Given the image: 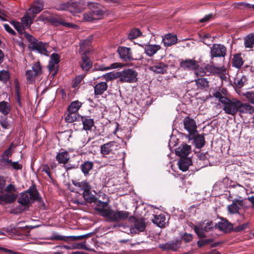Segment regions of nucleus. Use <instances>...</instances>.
<instances>
[{
	"label": "nucleus",
	"instance_id": "nucleus-1",
	"mask_svg": "<svg viewBox=\"0 0 254 254\" xmlns=\"http://www.w3.org/2000/svg\"><path fill=\"white\" fill-rule=\"evenodd\" d=\"M94 202L96 205L94 208L95 210L109 222H119L124 221L128 218L130 214V213L127 211L107 208L109 205L108 202L98 200L97 198Z\"/></svg>",
	"mask_w": 254,
	"mask_h": 254
},
{
	"label": "nucleus",
	"instance_id": "nucleus-2",
	"mask_svg": "<svg viewBox=\"0 0 254 254\" xmlns=\"http://www.w3.org/2000/svg\"><path fill=\"white\" fill-rule=\"evenodd\" d=\"M34 201L38 202L43 205L45 203L39 192L37 190L36 186L33 184L29 188L23 192H21L17 199V202L22 206L26 207L27 210L29 205Z\"/></svg>",
	"mask_w": 254,
	"mask_h": 254
},
{
	"label": "nucleus",
	"instance_id": "nucleus-3",
	"mask_svg": "<svg viewBox=\"0 0 254 254\" xmlns=\"http://www.w3.org/2000/svg\"><path fill=\"white\" fill-rule=\"evenodd\" d=\"M85 3L83 0H70L66 3L60 4L59 10H66L74 14L82 12L85 8Z\"/></svg>",
	"mask_w": 254,
	"mask_h": 254
},
{
	"label": "nucleus",
	"instance_id": "nucleus-4",
	"mask_svg": "<svg viewBox=\"0 0 254 254\" xmlns=\"http://www.w3.org/2000/svg\"><path fill=\"white\" fill-rule=\"evenodd\" d=\"M119 58L122 62H128L132 61H138L142 59V56L134 58L132 55V50L130 48L125 46H119L117 50Z\"/></svg>",
	"mask_w": 254,
	"mask_h": 254
},
{
	"label": "nucleus",
	"instance_id": "nucleus-5",
	"mask_svg": "<svg viewBox=\"0 0 254 254\" xmlns=\"http://www.w3.org/2000/svg\"><path fill=\"white\" fill-rule=\"evenodd\" d=\"M138 73L132 68L124 69L119 71V79L122 82L134 83L137 81Z\"/></svg>",
	"mask_w": 254,
	"mask_h": 254
},
{
	"label": "nucleus",
	"instance_id": "nucleus-6",
	"mask_svg": "<svg viewBox=\"0 0 254 254\" xmlns=\"http://www.w3.org/2000/svg\"><path fill=\"white\" fill-rule=\"evenodd\" d=\"M215 228H216V225L212 221L207 222L206 224L201 222L193 227L194 231L199 238H206L205 232L212 231Z\"/></svg>",
	"mask_w": 254,
	"mask_h": 254
},
{
	"label": "nucleus",
	"instance_id": "nucleus-7",
	"mask_svg": "<svg viewBox=\"0 0 254 254\" xmlns=\"http://www.w3.org/2000/svg\"><path fill=\"white\" fill-rule=\"evenodd\" d=\"M223 104V110L225 113L231 115H235L238 112V107H240L241 104V101L236 99H230L228 98L225 100Z\"/></svg>",
	"mask_w": 254,
	"mask_h": 254
},
{
	"label": "nucleus",
	"instance_id": "nucleus-8",
	"mask_svg": "<svg viewBox=\"0 0 254 254\" xmlns=\"http://www.w3.org/2000/svg\"><path fill=\"white\" fill-rule=\"evenodd\" d=\"M130 222H133V225L130 228L131 233H139L145 231L146 224L145 222V219L143 218H136L134 216L128 217Z\"/></svg>",
	"mask_w": 254,
	"mask_h": 254
},
{
	"label": "nucleus",
	"instance_id": "nucleus-9",
	"mask_svg": "<svg viewBox=\"0 0 254 254\" xmlns=\"http://www.w3.org/2000/svg\"><path fill=\"white\" fill-rule=\"evenodd\" d=\"M30 44L28 46L29 49L31 51H36L38 53L48 55V51L46 48V44L41 41H39L33 37V39L31 41H28Z\"/></svg>",
	"mask_w": 254,
	"mask_h": 254
},
{
	"label": "nucleus",
	"instance_id": "nucleus-10",
	"mask_svg": "<svg viewBox=\"0 0 254 254\" xmlns=\"http://www.w3.org/2000/svg\"><path fill=\"white\" fill-rule=\"evenodd\" d=\"M227 55L226 47L221 44H213L210 48V57L212 60L214 58H224Z\"/></svg>",
	"mask_w": 254,
	"mask_h": 254
},
{
	"label": "nucleus",
	"instance_id": "nucleus-11",
	"mask_svg": "<svg viewBox=\"0 0 254 254\" xmlns=\"http://www.w3.org/2000/svg\"><path fill=\"white\" fill-rule=\"evenodd\" d=\"M60 62V56L58 54L54 53L51 55L48 68L53 77H54L58 72V66L56 65H58Z\"/></svg>",
	"mask_w": 254,
	"mask_h": 254
},
{
	"label": "nucleus",
	"instance_id": "nucleus-12",
	"mask_svg": "<svg viewBox=\"0 0 254 254\" xmlns=\"http://www.w3.org/2000/svg\"><path fill=\"white\" fill-rule=\"evenodd\" d=\"M181 239H178L175 241H169L165 244H160L158 247L165 251L177 252L181 247Z\"/></svg>",
	"mask_w": 254,
	"mask_h": 254
},
{
	"label": "nucleus",
	"instance_id": "nucleus-13",
	"mask_svg": "<svg viewBox=\"0 0 254 254\" xmlns=\"http://www.w3.org/2000/svg\"><path fill=\"white\" fill-rule=\"evenodd\" d=\"M184 128L189 132L187 136L192 135L197 133V126L195 121L189 116L186 117L183 121Z\"/></svg>",
	"mask_w": 254,
	"mask_h": 254
},
{
	"label": "nucleus",
	"instance_id": "nucleus-14",
	"mask_svg": "<svg viewBox=\"0 0 254 254\" xmlns=\"http://www.w3.org/2000/svg\"><path fill=\"white\" fill-rule=\"evenodd\" d=\"M11 24L20 35L21 39L24 37L28 41H31L33 39V36L25 31V27L21 23L12 20L11 21Z\"/></svg>",
	"mask_w": 254,
	"mask_h": 254
},
{
	"label": "nucleus",
	"instance_id": "nucleus-15",
	"mask_svg": "<svg viewBox=\"0 0 254 254\" xmlns=\"http://www.w3.org/2000/svg\"><path fill=\"white\" fill-rule=\"evenodd\" d=\"M180 67L186 70L197 69L199 65L198 62L193 59H186L182 60L180 64Z\"/></svg>",
	"mask_w": 254,
	"mask_h": 254
},
{
	"label": "nucleus",
	"instance_id": "nucleus-16",
	"mask_svg": "<svg viewBox=\"0 0 254 254\" xmlns=\"http://www.w3.org/2000/svg\"><path fill=\"white\" fill-rule=\"evenodd\" d=\"M189 140H193L194 145L197 148H202L205 143L204 135L194 133L192 135L187 136Z\"/></svg>",
	"mask_w": 254,
	"mask_h": 254
},
{
	"label": "nucleus",
	"instance_id": "nucleus-17",
	"mask_svg": "<svg viewBox=\"0 0 254 254\" xmlns=\"http://www.w3.org/2000/svg\"><path fill=\"white\" fill-rule=\"evenodd\" d=\"M50 20V23L55 26L62 25L66 27H73L74 26L73 24L69 22H65V20L60 15L53 14Z\"/></svg>",
	"mask_w": 254,
	"mask_h": 254
},
{
	"label": "nucleus",
	"instance_id": "nucleus-18",
	"mask_svg": "<svg viewBox=\"0 0 254 254\" xmlns=\"http://www.w3.org/2000/svg\"><path fill=\"white\" fill-rule=\"evenodd\" d=\"M216 228H218L220 231L225 233H230L233 231V225L229 222V221L224 218L221 219V221L215 223Z\"/></svg>",
	"mask_w": 254,
	"mask_h": 254
},
{
	"label": "nucleus",
	"instance_id": "nucleus-19",
	"mask_svg": "<svg viewBox=\"0 0 254 254\" xmlns=\"http://www.w3.org/2000/svg\"><path fill=\"white\" fill-rule=\"evenodd\" d=\"M17 197V195L13 193H6L0 195V204L12 203L16 200Z\"/></svg>",
	"mask_w": 254,
	"mask_h": 254
},
{
	"label": "nucleus",
	"instance_id": "nucleus-20",
	"mask_svg": "<svg viewBox=\"0 0 254 254\" xmlns=\"http://www.w3.org/2000/svg\"><path fill=\"white\" fill-rule=\"evenodd\" d=\"M191 146L186 143L181 144L176 150V154L181 158L187 157L190 152Z\"/></svg>",
	"mask_w": 254,
	"mask_h": 254
},
{
	"label": "nucleus",
	"instance_id": "nucleus-21",
	"mask_svg": "<svg viewBox=\"0 0 254 254\" xmlns=\"http://www.w3.org/2000/svg\"><path fill=\"white\" fill-rule=\"evenodd\" d=\"M50 240H60V241H64L65 242H68L69 241H78L82 240V235L80 236H61L58 234H55L52 236Z\"/></svg>",
	"mask_w": 254,
	"mask_h": 254
},
{
	"label": "nucleus",
	"instance_id": "nucleus-22",
	"mask_svg": "<svg viewBox=\"0 0 254 254\" xmlns=\"http://www.w3.org/2000/svg\"><path fill=\"white\" fill-rule=\"evenodd\" d=\"M89 5L90 8H95L94 9L91 10V11L95 20L101 18L104 14V12L103 10L99 9L100 4L97 2H92L89 3Z\"/></svg>",
	"mask_w": 254,
	"mask_h": 254
},
{
	"label": "nucleus",
	"instance_id": "nucleus-23",
	"mask_svg": "<svg viewBox=\"0 0 254 254\" xmlns=\"http://www.w3.org/2000/svg\"><path fill=\"white\" fill-rule=\"evenodd\" d=\"M108 85L106 82H100L94 86V95L95 96L102 95L108 89Z\"/></svg>",
	"mask_w": 254,
	"mask_h": 254
},
{
	"label": "nucleus",
	"instance_id": "nucleus-24",
	"mask_svg": "<svg viewBox=\"0 0 254 254\" xmlns=\"http://www.w3.org/2000/svg\"><path fill=\"white\" fill-rule=\"evenodd\" d=\"M80 121L82 122V128L85 130H91L94 125V119L90 118L88 116H81Z\"/></svg>",
	"mask_w": 254,
	"mask_h": 254
},
{
	"label": "nucleus",
	"instance_id": "nucleus-25",
	"mask_svg": "<svg viewBox=\"0 0 254 254\" xmlns=\"http://www.w3.org/2000/svg\"><path fill=\"white\" fill-rule=\"evenodd\" d=\"M168 65L163 63H159L150 67V69L157 73H167Z\"/></svg>",
	"mask_w": 254,
	"mask_h": 254
},
{
	"label": "nucleus",
	"instance_id": "nucleus-26",
	"mask_svg": "<svg viewBox=\"0 0 254 254\" xmlns=\"http://www.w3.org/2000/svg\"><path fill=\"white\" fill-rule=\"evenodd\" d=\"M191 163L192 161L190 158H181L178 162L179 168L182 171L185 172L188 170Z\"/></svg>",
	"mask_w": 254,
	"mask_h": 254
},
{
	"label": "nucleus",
	"instance_id": "nucleus-27",
	"mask_svg": "<svg viewBox=\"0 0 254 254\" xmlns=\"http://www.w3.org/2000/svg\"><path fill=\"white\" fill-rule=\"evenodd\" d=\"M177 37L176 35L168 34L163 39L164 44L166 47H170L177 43Z\"/></svg>",
	"mask_w": 254,
	"mask_h": 254
},
{
	"label": "nucleus",
	"instance_id": "nucleus-28",
	"mask_svg": "<svg viewBox=\"0 0 254 254\" xmlns=\"http://www.w3.org/2000/svg\"><path fill=\"white\" fill-rule=\"evenodd\" d=\"M44 1L43 0H35L34 4L32 5L30 10L33 14H38L40 13L44 8Z\"/></svg>",
	"mask_w": 254,
	"mask_h": 254
},
{
	"label": "nucleus",
	"instance_id": "nucleus-29",
	"mask_svg": "<svg viewBox=\"0 0 254 254\" xmlns=\"http://www.w3.org/2000/svg\"><path fill=\"white\" fill-rule=\"evenodd\" d=\"M243 206V200L237 199L234 201L231 205L228 206V211L231 214H235L239 213L240 207L238 205Z\"/></svg>",
	"mask_w": 254,
	"mask_h": 254
},
{
	"label": "nucleus",
	"instance_id": "nucleus-30",
	"mask_svg": "<svg viewBox=\"0 0 254 254\" xmlns=\"http://www.w3.org/2000/svg\"><path fill=\"white\" fill-rule=\"evenodd\" d=\"M56 158L59 164L65 165L68 162L69 159L68 153L67 151L59 152L57 154Z\"/></svg>",
	"mask_w": 254,
	"mask_h": 254
},
{
	"label": "nucleus",
	"instance_id": "nucleus-31",
	"mask_svg": "<svg viewBox=\"0 0 254 254\" xmlns=\"http://www.w3.org/2000/svg\"><path fill=\"white\" fill-rule=\"evenodd\" d=\"M82 61L80 66L83 70L87 71L92 67V62L86 55H82Z\"/></svg>",
	"mask_w": 254,
	"mask_h": 254
},
{
	"label": "nucleus",
	"instance_id": "nucleus-32",
	"mask_svg": "<svg viewBox=\"0 0 254 254\" xmlns=\"http://www.w3.org/2000/svg\"><path fill=\"white\" fill-rule=\"evenodd\" d=\"M161 48L158 45H149L145 48V52L149 57H152Z\"/></svg>",
	"mask_w": 254,
	"mask_h": 254
},
{
	"label": "nucleus",
	"instance_id": "nucleus-33",
	"mask_svg": "<svg viewBox=\"0 0 254 254\" xmlns=\"http://www.w3.org/2000/svg\"><path fill=\"white\" fill-rule=\"evenodd\" d=\"M93 166L94 164L92 162L86 161L80 165V169L84 176H87L89 174V171L92 170Z\"/></svg>",
	"mask_w": 254,
	"mask_h": 254
},
{
	"label": "nucleus",
	"instance_id": "nucleus-34",
	"mask_svg": "<svg viewBox=\"0 0 254 254\" xmlns=\"http://www.w3.org/2000/svg\"><path fill=\"white\" fill-rule=\"evenodd\" d=\"M244 61L241 57V54H236L233 55L232 59L233 66L237 68H240L243 65Z\"/></svg>",
	"mask_w": 254,
	"mask_h": 254
},
{
	"label": "nucleus",
	"instance_id": "nucleus-35",
	"mask_svg": "<svg viewBox=\"0 0 254 254\" xmlns=\"http://www.w3.org/2000/svg\"><path fill=\"white\" fill-rule=\"evenodd\" d=\"M241 105L238 107V112L241 114L252 113L254 112V107L247 103H243L241 102Z\"/></svg>",
	"mask_w": 254,
	"mask_h": 254
},
{
	"label": "nucleus",
	"instance_id": "nucleus-36",
	"mask_svg": "<svg viewBox=\"0 0 254 254\" xmlns=\"http://www.w3.org/2000/svg\"><path fill=\"white\" fill-rule=\"evenodd\" d=\"M72 184L76 187H78L80 188L81 190H83V192L85 191L91 190V187L89 183L86 181H83L81 182H76V181H72Z\"/></svg>",
	"mask_w": 254,
	"mask_h": 254
},
{
	"label": "nucleus",
	"instance_id": "nucleus-37",
	"mask_svg": "<svg viewBox=\"0 0 254 254\" xmlns=\"http://www.w3.org/2000/svg\"><path fill=\"white\" fill-rule=\"evenodd\" d=\"M68 114L65 118L66 123H71L75 121H80L81 117L79 114L76 113L68 112Z\"/></svg>",
	"mask_w": 254,
	"mask_h": 254
},
{
	"label": "nucleus",
	"instance_id": "nucleus-38",
	"mask_svg": "<svg viewBox=\"0 0 254 254\" xmlns=\"http://www.w3.org/2000/svg\"><path fill=\"white\" fill-rule=\"evenodd\" d=\"M114 141H110L101 146V153L103 155H108L112 151L111 147L115 144Z\"/></svg>",
	"mask_w": 254,
	"mask_h": 254
},
{
	"label": "nucleus",
	"instance_id": "nucleus-39",
	"mask_svg": "<svg viewBox=\"0 0 254 254\" xmlns=\"http://www.w3.org/2000/svg\"><path fill=\"white\" fill-rule=\"evenodd\" d=\"M244 44L248 48H252L254 46V33H250L245 37Z\"/></svg>",
	"mask_w": 254,
	"mask_h": 254
},
{
	"label": "nucleus",
	"instance_id": "nucleus-40",
	"mask_svg": "<svg viewBox=\"0 0 254 254\" xmlns=\"http://www.w3.org/2000/svg\"><path fill=\"white\" fill-rule=\"evenodd\" d=\"M82 106V103L78 100L72 102L69 105L67 111L68 112L77 113Z\"/></svg>",
	"mask_w": 254,
	"mask_h": 254
},
{
	"label": "nucleus",
	"instance_id": "nucleus-41",
	"mask_svg": "<svg viewBox=\"0 0 254 254\" xmlns=\"http://www.w3.org/2000/svg\"><path fill=\"white\" fill-rule=\"evenodd\" d=\"M83 197L86 202L91 203L96 201V197L91 193V190H88L83 192Z\"/></svg>",
	"mask_w": 254,
	"mask_h": 254
},
{
	"label": "nucleus",
	"instance_id": "nucleus-42",
	"mask_svg": "<svg viewBox=\"0 0 254 254\" xmlns=\"http://www.w3.org/2000/svg\"><path fill=\"white\" fill-rule=\"evenodd\" d=\"M10 111V104L4 101L0 102V112L4 115H7Z\"/></svg>",
	"mask_w": 254,
	"mask_h": 254
},
{
	"label": "nucleus",
	"instance_id": "nucleus-43",
	"mask_svg": "<svg viewBox=\"0 0 254 254\" xmlns=\"http://www.w3.org/2000/svg\"><path fill=\"white\" fill-rule=\"evenodd\" d=\"M19 229L24 230V227H15L12 225H10L9 227L6 228V232L8 233V235L11 237H12L13 235H19L20 232Z\"/></svg>",
	"mask_w": 254,
	"mask_h": 254
},
{
	"label": "nucleus",
	"instance_id": "nucleus-44",
	"mask_svg": "<svg viewBox=\"0 0 254 254\" xmlns=\"http://www.w3.org/2000/svg\"><path fill=\"white\" fill-rule=\"evenodd\" d=\"M102 77L106 80V82L109 81L119 78V71H112L102 75Z\"/></svg>",
	"mask_w": 254,
	"mask_h": 254
},
{
	"label": "nucleus",
	"instance_id": "nucleus-45",
	"mask_svg": "<svg viewBox=\"0 0 254 254\" xmlns=\"http://www.w3.org/2000/svg\"><path fill=\"white\" fill-rule=\"evenodd\" d=\"M124 66V64L121 63H115L110 65L109 66H105L103 65H99L98 67V70L101 71H105L109 70L111 69L116 68L118 67H122Z\"/></svg>",
	"mask_w": 254,
	"mask_h": 254
},
{
	"label": "nucleus",
	"instance_id": "nucleus-46",
	"mask_svg": "<svg viewBox=\"0 0 254 254\" xmlns=\"http://www.w3.org/2000/svg\"><path fill=\"white\" fill-rule=\"evenodd\" d=\"M195 83L199 88L203 89L209 87V82L205 78H198L195 80Z\"/></svg>",
	"mask_w": 254,
	"mask_h": 254
},
{
	"label": "nucleus",
	"instance_id": "nucleus-47",
	"mask_svg": "<svg viewBox=\"0 0 254 254\" xmlns=\"http://www.w3.org/2000/svg\"><path fill=\"white\" fill-rule=\"evenodd\" d=\"M15 99L16 102L18 103L20 107H22L21 95L20 93V88L18 83H16L15 86Z\"/></svg>",
	"mask_w": 254,
	"mask_h": 254
},
{
	"label": "nucleus",
	"instance_id": "nucleus-48",
	"mask_svg": "<svg viewBox=\"0 0 254 254\" xmlns=\"http://www.w3.org/2000/svg\"><path fill=\"white\" fill-rule=\"evenodd\" d=\"M25 75L27 82L30 84L33 83L35 81V77L38 76L36 75L32 70H27L26 71Z\"/></svg>",
	"mask_w": 254,
	"mask_h": 254
},
{
	"label": "nucleus",
	"instance_id": "nucleus-49",
	"mask_svg": "<svg viewBox=\"0 0 254 254\" xmlns=\"http://www.w3.org/2000/svg\"><path fill=\"white\" fill-rule=\"evenodd\" d=\"M10 78V74L8 71L2 69L0 70V81L6 83Z\"/></svg>",
	"mask_w": 254,
	"mask_h": 254
},
{
	"label": "nucleus",
	"instance_id": "nucleus-50",
	"mask_svg": "<svg viewBox=\"0 0 254 254\" xmlns=\"http://www.w3.org/2000/svg\"><path fill=\"white\" fill-rule=\"evenodd\" d=\"M22 23H21L26 28H29L33 22L32 19L29 16L25 15L21 18Z\"/></svg>",
	"mask_w": 254,
	"mask_h": 254
},
{
	"label": "nucleus",
	"instance_id": "nucleus-51",
	"mask_svg": "<svg viewBox=\"0 0 254 254\" xmlns=\"http://www.w3.org/2000/svg\"><path fill=\"white\" fill-rule=\"evenodd\" d=\"M53 14L48 11H43L39 17V19L42 21L50 22Z\"/></svg>",
	"mask_w": 254,
	"mask_h": 254
},
{
	"label": "nucleus",
	"instance_id": "nucleus-52",
	"mask_svg": "<svg viewBox=\"0 0 254 254\" xmlns=\"http://www.w3.org/2000/svg\"><path fill=\"white\" fill-rule=\"evenodd\" d=\"M141 34V31L139 29H133L128 35V38L130 40H133L137 38Z\"/></svg>",
	"mask_w": 254,
	"mask_h": 254
},
{
	"label": "nucleus",
	"instance_id": "nucleus-53",
	"mask_svg": "<svg viewBox=\"0 0 254 254\" xmlns=\"http://www.w3.org/2000/svg\"><path fill=\"white\" fill-rule=\"evenodd\" d=\"M32 69L36 75H40L42 73V66L39 62H37L33 64Z\"/></svg>",
	"mask_w": 254,
	"mask_h": 254
},
{
	"label": "nucleus",
	"instance_id": "nucleus-54",
	"mask_svg": "<svg viewBox=\"0 0 254 254\" xmlns=\"http://www.w3.org/2000/svg\"><path fill=\"white\" fill-rule=\"evenodd\" d=\"M213 241H214V240L212 238L201 240H199V241H197V245L199 248H202V247L204 246L205 245L213 242Z\"/></svg>",
	"mask_w": 254,
	"mask_h": 254
},
{
	"label": "nucleus",
	"instance_id": "nucleus-55",
	"mask_svg": "<svg viewBox=\"0 0 254 254\" xmlns=\"http://www.w3.org/2000/svg\"><path fill=\"white\" fill-rule=\"evenodd\" d=\"M83 18L85 21L89 22L95 20L91 10L84 13L83 14Z\"/></svg>",
	"mask_w": 254,
	"mask_h": 254
},
{
	"label": "nucleus",
	"instance_id": "nucleus-56",
	"mask_svg": "<svg viewBox=\"0 0 254 254\" xmlns=\"http://www.w3.org/2000/svg\"><path fill=\"white\" fill-rule=\"evenodd\" d=\"M13 153V150L10 148H7L4 152L0 155L1 159L8 158L9 159Z\"/></svg>",
	"mask_w": 254,
	"mask_h": 254
},
{
	"label": "nucleus",
	"instance_id": "nucleus-57",
	"mask_svg": "<svg viewBox=\"0 0 254 254\" xmlns=\"http://www.w3.org/2000/svg\"><path fill=\"white\" fill-rule=\"evenodd\" d=\"M213 96L219 99V101L222 104L225 102V100L226 99L227 97L223 96L222 93L219 91H216L213 93Z\"/></svg>",
	"mask_w": 254,
	"mask_h": 254
},
{
	"label": "nucleus",
	"instance_id": "nucleus-58",
	"mask_svg": "<svg viewBox=\"0 0 254 254\" xmlns=\"http://www.w3.org/2000/svg\"><path fill=\"white\" fill-rule=\"evenodd\" d=\"M248 223H245L242 225L236 226L235 227H233V231L236 232H241L244 230H245L248 226Z\"/></svg>",
	"mask_w": 254,
	"mask_h": 254
},
{
	"label": "nucleus",
	"instance_id": "nucleus-59",
	"mask_svg": "<svg viewBox=\"0 0 254 254\" xmlns=\"http://www.w3.org/2000/svg\"><path fill=\"white\" fill-rule=\"evenodd\" d=\"M200 37L201 39V41L205 45L208 46L210 45L207 42V40H209L211 38V35L209 34H200Z\"/></svg>",
	"mask_w": 254,
	"mask_h": 254
},
{
	"label": "nucleus",
	"instance_id": "nucleus-60",
	"mask_svg": "<svg viewBox=\"0 0 254 254\" xmlns=\"http://www.w3.org/2000/svg\"><path fill=\"white\" fill-rule=\"evenodd\" d=\"M73 249H83V250H89V249L86 248V245H85V242H83L80 243H76L73 244Z\"/></svg>",
	"mask_w": 254,
	"mask_h": 254
},
{
	"label": "nucleus",
	"instance_id": "nucleus-61",
	"mask_svg": "<svg viewBox=\"0 0 254 254\" xmlns=\"http://www.w3.org/2000/svg\"><path fill=\"white\" fill-rule=\"evenodd\" d=\"M181 240H183L185 243H189L192 239V236L190 234L185 233L181 237Z\"/></svg>",
	"mask_w": 254,
	"mask_h": 254
},
{
	"label": "nucleus",
	"instance_id": "nucleus-62",
	"mask_svg": "<svg viewBox=\"0 0 254 254\" xmlns=\"http://www.w3.org/2000/svg\"><path fill=\"white\" fill-rule=\"evenodd\" d=\"M1 161L3 163V166L6 168H9L11 166V159H9L8 158L1 159Z\"/></svg>",
	"mask_w": 254,
	"mask_h": 254
},
{
	"label": "nucleus",
	"instance_id": "nucleus-63",
	"mask_svg": "<svg viewBox=\"0 0 254 254\" xmlns=\"http://www.w3.org/2000/svg\"><path fill=\"white\" fill-rule=\"evenodd\" d=\"M5 191L7 193H12L13 192H15L16 191V189L14 185L12 184H9L5 188Z\"/></svg>",
	"mask_w": 254,
	"mask_h": 254
},
{
	"label": "nucleus",
	"instance_id": "nucleus-64",
	"mask_svg": "<svg viewBox=\"0 0 254 254\" xmlns=\"http://www.w3.org/2000/svg\"><path fill=\"white\" fill-rule=\"evenodd\" d=\"M10 167H12L15 170H21L22 168V165L19 164L18 161H12Z\"/></svg>",
	"mask_w": 254,
	"mask_h": 254
}]
</instances>
